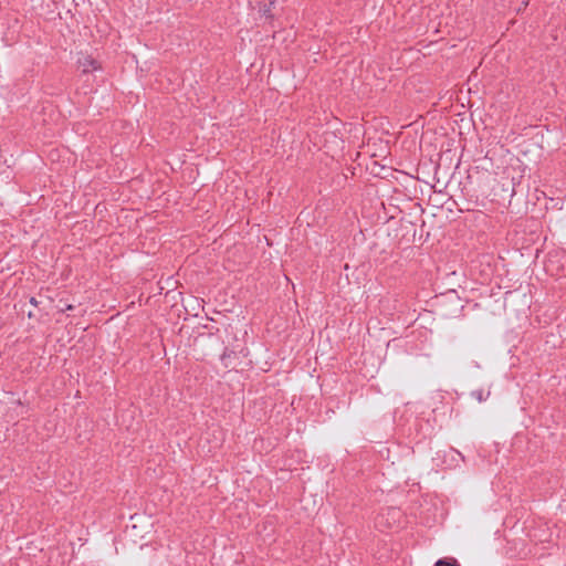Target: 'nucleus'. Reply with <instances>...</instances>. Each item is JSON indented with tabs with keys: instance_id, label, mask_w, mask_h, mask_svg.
I'll return each instance as SVG.
<instances>
[{
	"instance_id": "f257e3e1",
	"label": "nucleus",
	"mask_w": 566,
	"mask_h": 566,
	"mask_svg": "<svg viewBox=\"0 0 566 566\" xmlns=\"http://www.w3.org/2000/svg\"><path fill=\"white\" fill-rule=\"evenodd\" d=\"M77 64L78 67L82 69V72L85 74L101 69V64L90 55L78 59Z\"/></svg>"
},
{
	"instance_id": "f03ea898",
	"label": "nucleus",
	"mask_w": 566,
	"mask_h": 566,
	"mask_svg": "<svg viewBox=\"0 0 566 566\" xmlns=\"http://www.w3.org/2000/svg\"><path fill=\"white\" fill-rule=\"evenodd\" d=\"M275 4L274 0H271L268 3H262L259 8V12L262 17L265 18L269 23H272L274 19V14L272 13V7Z\"/></svg>"
},
{
	"instance_id": "7ed1b4c3",
	"label": "nucleus",
	"mask_w": 566,
	"mask_h": 566,
	"mask_svg": "<svg viewBox=\"0 0 566 566\" xmlns=\"http://www.w3.org/2000/svg\"><path fill=\"white\" fill-rule=\"evenodd\" d=\"M491 395L490 390H484L483 388L475 389L471 391V397H473L479 402L485 401Z\"/></svg>"
},
{
	"instance_id": "20e7f679",
	"label": "nucleus",
	"mask_w": 566,
	"mask_h": 566,
	"mask_svg": "<svg viewBox=\"0 0 566 566\" xmlns=\"http://www.w3.org/2000/svg\"><path fill=\"white\" fill-rule=\"evenodd\" d=\"M434 566H461L460 563L454 557H442L439 558Z\"/></svg>"
},
{
	"instance_id": "39448f33",
	"label": "nucleus",
	"mask_w": 566,
	"mask_h": 566,
	"mask_svg": "<svg viewBox=\"0 0 566 566\" xmlns=\"http://www.w3.org/2000/svg\"><path fill=\"white\" fill-rule=\"evenodd\" d=\"M233 354H234V352H233V350H230V349H229V348H227V347L224 348V350H223V353H222V355H221V360H222V363H223V365H224L226 367H228V364L226 363V359H227V358H229V357H231V355H233Z\"/></svg>"
},
{
	"instance_id": "423d86ee",
	"label": "nucleus",
	"mask_w": 566,
	"mask_h": 566,
	"mask_svg": "<svg viewBox=\"0 0 566 566\" xmlns=\"http://www.w3.org/2000/svg\"><path fill=\"white\" fill-rule=\"evenodd\" d=\"M75 310V306L73 304H66L65 307L61 308V312H67Z\"/></svg>"
},
{
	"instance_id": "0eeeda50",
	"label": "nucleus",
	"mask_w": 566,
	"mask_h": 566,
	"mask_svg": "<svg viewBox=\"0 0 566 566\" xmlns=\"http://www.w3.org/2000/svg\"><path fill=\"white\" fill-rule=\"evenodd\" d=\"M29 302L31 305H33L35 307L39 306V304H40V302L34 296H31Z\"/></svg>"
},
{
	"instance_id": "6e6552de",
	"label": "nucleus",
	"mask_w": 566,
	"mask_h": 566,
	"mask_svg": "<svg viewBox=\"0 0 566 566\" xmlns=\"http://www.w3.org/2000/svg\"><path fill=\"white\" fill-rule=\"evenodd\" d=\"M28 317L29 318H33L34 317V313L32 311L28 312Z\"/></svg>"
},
{
	"instance_id": "1a4fd4ad",
	"label": "nucleus",
	"mask_w": 566,
	"mask_h": 566,
	"mask_svg": "<svg viewBox=\"0 0 566 566\" xmlns=\"http://www.w3.org/2000/svg\"><path fill=\"white\" fill-rule=\"evenodd\" d=\"M467 180H468V184H472V176L468 175Z\"/></svg>"
}]
</instances>
